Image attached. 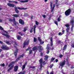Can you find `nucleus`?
I'll return each mask as SVG.
<instances>
[{
  "instance_id": "nucleus-27",
  "label": "nucleus",
  "mask_w": 74,
  "mask_h": 74,
  "mask_svg": "<svg viewBox=\"0 0 74 74\" xmlns=\"http://www.w3.org/2000/svg\"><path fill=\"white\" fill-rule=\"evenodd\" d=\"M66 48H67V45H65L64 46V47L63 49V50H65V49H66Z\"/></svg>"
},
{
  "instance_id": "nucleus-25",
  "label": "nucleus",
  "mask_w": 74,
  "mask_h": 74,
  "mask_svg": "<svg viewBox=\"0 0 74 74\" xmlns=\"http://www.w3.org/2000/svg\"><path fill=\"white\" fill-rule=\"evenodd\" d=\"M17 38L18 40H19L21 39V36H17Z\"/></svg>"
},
{
  "instance_id": "nucleus-21",
  "label": "nucleus",
  "mask_w": 74,
  "mask_h": 74,
  "mask_svg": "<svg viewBox=\"0 0 74 74\" xmlns=\"http://www.w3.org/2000/svg\"><path fill=\"white\" fill-rule=\"evenodd\" d=\"M48 57L49 56H48V55H46L45 56V60H48Z\"/></svg>"
},
{
  "instance_id": "nucleus-5",
  "label": "nucleus",
  "mask_w": 74,
  "mask_h": 74,
  "mask_svg": "<svg viewBox=\"0 0 74 74\" xmlns=\"http://www.w3.org/2000/svg\"><path fill=\"white\" fill-rule=\"evenodd\" d=\"M66 63V61L65 60H64L62 62H60V66H61V68H62L63 66L64 65V64H65Z\"/></svg>"
},
{
  "instance_id": "nucleus-16",
  "label": "nucleus",
  "mask_w": 74,
  "mask_h": 74,
  "mask_svg": "<svg viewBox=\"0 0 74 74\" xmlns=\"http://www.w3.org/2000/svg\"><path fill=\"white\" fill-rule=\"evenodd\" d=\"M12 16H14V17H15V18H19V15L18 14H13Z\"/></svg>"
},
{
  "instance_id": "nucleus-47",
  "label": "nucleus",
  "mask_w": 74,
  "mask_h": 74,
  "mask_svg": "<svg viewBox=\"0 0 74 74\" xmlns=\"http://www.w3.org/2000/svg\"><path fill=\"white\" fill-rule=\"evenodd\" d=\"M62 34L61 32H60L58 34L59 36H62Z\"/></svg>"
},
{
  "instance_id": "nucleus-6",
  "label": "nucleus",
  "mask_w": 74,
  "mask_h": 74,
  "mask_svg": "<svg viewBox=\"0 0 74 74\" xmlns=\"http://www.w3.org/2000/svg\"><path fill=\"white\" fill-rule=\"evenodd\" d=\"M29 40H26L25 41L24 43L23 48L25 47V46H26V45L27 46L29 45Z\"/></svg>"
},
{
  "instance_id": "nucleus-64",
  "label": "nucleus",
  "mask_w": 74,
  "mask_h": 74,
  "mask_svg": "<svg viewBox=\"0 0 74 74\" xmlns=\"http://www.w3.org/2000/svg\"><path fill=\"white\" fill-rule=\"evenodd\" d=\"M71 74H74V71L72 72Z\"/></svg>"
},
{
  "instance_id": "nucleus-26",
  "label": "nucleus",
  "mask_w": 74,
  "mask_h": 74,
  "mask_svg": "<svg viewBox=\"0 0 74 74\" xmlns=\"http://www.w3.org/2000/svg\"><path fill=\"white\" fill-rule=\"evenodd\" d=\"M25 71H23L20 72L18 74H25Z\"/></svg>"
},
{
  "instance_id": "nucleus-29",
  "label": "nucleus",
  "mask_w": 74,
  "mask_h": 74,
  "mask_svg": "<svg viewBox=\"0 0 74 74\" xmlns=\"http://www.w3.org/2000/svg\"><path fill=\"white\" fill-rule=\"evenodd\" d=\"M69 26L70 25L69 24H66L65 25V26H66V27H69Z\"/></svg>"
},
{
  "instance_id": "nucleus-59",
  "label": "nucleus",
  "mask_w": 74,
  "mask_h": 74,
  "mask_svg": "<svg viewBox=\"0 0 74 74\" xmlns=\"http://www.w3.org/2000/svg\"><path fill=\"white\" fill-rule=\"evenodd\" d=\"M42 64H45V61L42 62Z\"/></svg>"
},
{
  "instance_id": "nucleus-53",
  "label": "nucleus",
  "mask_w": 74,
  "mask_h": 74,
  "mask_svg": "<svg viewBox=\"0 0 74 74\" xmlns=\"http://www.w3.org/2000/svg\"><path fill=\"white\" fill-rule=\"evenodd\" d=\"M9 3H14V1H8Z\"/></svg>"
},
{
  "instance_id": "nucleus-15",
  "label": "nucleus",
  "mask_w": 74,
  "mask_h": 74,
  "mask_svg": "<svg viewBox=\"0 0 74 74\" xmlns=\"http://www.w3.org/2000/svg\"><path fill=\"white\" fill-rule=\"evenodd\" d=\"M1 34H2V35L4 36H5L7 37H8V38H9V37H10V36L8 35L5 34L3 33H2Z\"/></svg>"
},
{
  "instance_id": "nucleus-12",
  "label": "nucleus",
  "mask_w": 74,
  "mask_h": 74,
  "mask_svg": "<svg viewBox=\"0 0 74 74\" xmlns=\"http://www.w3.org/2000/svg\"><path fill=\"white\" fill-rule=\"evenodd\" d=\"M24 56V54H22L21 55L19 56L17 59H16V60H18L20 58H23V56Z\"/></svg>"
},
{
  "instance_id": "nucleus-43",
  "label": "nucleus",
  "mask_w": 74,
  "mask_h": 74,
  "mask_svg": "<svg viewBox=\"0 0 74 74\" xmlns=\"http://www.w3.org/2000/svg\"><path fill=\"white\" fill-rule=\"evenodd\" d=\"M57 20L58 22H60V20H61V19H60L59 18H58Z\"/></svg>"
},
{
  "instance_id": "nucleus-57",
  "label": "nucleus",
  "mask_w": 74,
  "mask_h": 74,
  "mask_svg": "<svg viewBox=\"0 0 74 74\" xmlns=\"http://www.w3.org/2000/svg\"><path fill=\"white\" fill-rule=\"evenodd\" d=\"M33 28H32L30 31V33H32V32H33Z\"/></svg>"
},
{
  "instance_id": "nucleus-51",
  "label": "nucleus",
  "mask_w": 74,
  "mask_h": 74,
  "mask_svg": "<svg viewBox=\"0 0 74 74\" xmlns=\"http://www.w3.org/2000/svg\"><path fill=\"white\" fill-rule=\"evenodd\" d=\"M58 0H56V4H58Z\"/></svg>"
},
{
  "instance_id": "nucleus-36",
  "label": "nucleus",
  "mask_w": 74,
  "mask_h": 74,
  "mask_svg": "<svg viewBox=\"0 0 74 74\" xmlns=\"http://www.w3.org/2000/svg\"><path fill=\"white\" fill-rule=\"evenodd\" d=\"M47 47L46 48V49H47V50H48L49 49V47H48V45H49V44H47Z\"/></svg>"
},
{
  "instance_id": "nucleus-8",
  "label": "nucleus",
  "mask_w": 74,
  "mask_h": 74,
  "mask_svg": "<svg viewBox=\"0 0 74 74\" xmlns=\"http://www.w3.org/2000/svg\"><path fill=\"white\" fill-rule=\"evenodd\" d=\"M38 40L39 41L40 44H43L44 43V42L43 41H42V40L39 37H38Z\"/></svg>"
},
{
  "instance_id": "nucleus-13",
  "label": "nucleus",
  "mask_w": 74,
  "mask_h": 74,
  "mask_svg": "<svg viewBox=\"0 0 74 74\" xmlns=\"http://www.w3.org/2000/svg\"><path fill=\"white\" fill-rule=\"evenodd\" d=\"M18 52V49H16L14 52V54L15 56H16Z\"/></svg>"
},
{
  "instance_id": "nucleus-52",
  "label": "nucleus",
  "mask_w": 74,
  "mask_h": 74,
  "mask_svg": "<svg viewBox=\"0 0 74 74\" xmlns=\"http://www.w3.org/2000/svg\"><path fill=\"white\" fill-rule=\"evenodd\" d=\"M18 34H20V35H21V36H22V34L21 33V32H19L18 33Z\"/></svg>"
},
{
  "instance_id": "nucleus-58",
  "label": "nucleus",
  "mask_w": 74,
  "mask_h": 74,
  "mask_svg": "<svg viewBox=\"0 0 74 74\" xmlns=\"http://www.w3.org/2000/svg\"><path fill=\"white\" fill-rule=\"evenodd\" d=\"M0 44H3V42L0 40Z\"/></svg>"
},
{
  "instance_id": "nucleus-23",
  "label": "nucleus",
  "mask_w": 74,
  "mask_h": 74,
  "mask_svg": "<svg viewBox=\"0 0 74 74\" xmlns=\"http://www.w3.org/2000/svg\"><path fill=\"white\" fill-rule=\"evenodd\" d=\"M39 62L40 64H42V58H41L39 60Z\"/></svg>"
},
{
  "instance_id": "nucleus-63",
  "label": "nucleus",
  "mask_w": 74,
  "mask_h": 74,
  "mask_svg": "<svg viewBox=\"0 0 74 74\" xmlns=\"http://www.w3.org/2000/svg\"><path fill=\"white\" fill-rule=\"evenodd\" d=\"M4 56V55L2 54L1 55V56L0 57L1 58H2V57H3Z\"/></svg>"
},
{
  "instance_id": "nucleus-11",
  "label": "nucleus",
  "mask_w": 74,
  "mask_h": 74,
  "mask_svg": "<svg viewBox=\"0 0 74 74\" xmlns=\"http://www.w3.org/2000/svg\"><path fill=\"white\" fill-rule=\"evenodd\" d=\"M20 23L21 25H24V21L21 19H20L19 20Z\"/></svg>"
},
{
  "instance_id": "nucleus-2",
  "label": "nucleus",
  "mask_w": 74,
  "mask_h": 74,
  "mask_svg": "<svg viewBox=\"0 0 74 74\" xmlns=\"http://www.w3.org/2000/svg\"><path fill=\"white\" fill-rule=\"evenodd\" d=\"M14 63H15V62H13L10 64L8 66V67H10L9 69H8V71H10L11 70L12 68H13V67H14L13 64Z\"/></svg>"
},
{
  "instance_id": "nucleus-45",
  "label": "nucleus",
  "mask_w": 74,
  "mask_h": 74,
  "mask_svg": "<svg viewBox=\"0 0 74 74\" xmlns=\"http://www.w3.org/2000/svg\"><path fill=\"white\" fill-rule=\"evenodd\" d=\"M46 53L47 54H48L49 53V50H47V52Z\"/></svg>"
},
{
  "instance_id": "nucleus-48",
  "label": "nucleus",
  "mask_w": 74,
  "mask_h": 74,
  "mask_svg": "<svg viewBox=\"0 0 74 74\" xmlns=\"http://www.w3.org/2000/svg\"><path fill=\"white\" fill-rule=\"evenodd\" d=\"M32 50H30L29 54H32Z\"/></svg>"
},
{
  "instance_id": "nucleus-54",
  "label": "nucleus",
  "mask_w": 74,
  "mask_h": 74,
  "mask_svg": "<svg viewBox=\"0 0 74 74\" xmlns=\"http://www.w3.org/2000/svg\"><path fill=\"white\" fill-rule=\"evenodd\" d=\"M14 3H15V4H18V3L17 1H13Z\"/></svg>"
},
{
  "instance_id": "nucleus-44",
  "label": "nucleus",
  "mask_w": 74,
  "mask_h": 74,
  "mask_svg": "<svg viewBox=\"0 0 74 74\" xmlns=\"http://www.w3.org/2000/svg\"><path fill=\"white\" fill-rule=\"evenodd\" d=\"M30 68H32V69H34V68H35V67H36V66H31L30 67Z\"/></svg>"
},
{
  "instance_id": "nucleus-55",
  "label": "nucleus",
  "mask_w": 74,
  "mask_h": 74,
  "mask_svg": "<svg viewBox=\"0 0 74 74\" xmlns=\"http://www.w3.org/2000/svg\"><path fill=\"white\" fill-rule=\"evenodd\" d=\"M63 57V56L62 55H60L59 56V57L60 58H62Z\"/></svg>"
},
{
  "instance_id": "nucleus-35",
  "label": "nucleus",
  "mask_w": 74,
  "mask_h": 74,
  "mask_svg": "<svg viewBox=\"0 0 74 74\" xmlns=\"http://www.w3.org/2000/svg\"><path fill=\"white\" fill-rule=\"evenodd\" d=\"M71 47H72V48H74V42L73 43H72L71 45Z\"/></svg>"
},
{
  "instance_id": "nucleus-3",
  "label": "nucleus",
  "mask_w": 74,
  "mask_h": 74,
  "mask_svg": "<svg viewBox=\"0 0 74 74\" xmlns=\"http://www.w3.org/2000/svg\"><path fill=\"white\" fill-rule=\"evenodd\" d=\"M50 3L51 12H53L54 8H55V4H53V6L52 7V2L51 1L50 2Z\"/></svg>"
},
{
  "instance_id": "nucleus-62",
  "label": "nucleus",
  "mask_w": 74,
  "mask_h": 74,
  "mask_svg": "<svg viewBox=\"0 0 74 74\" xmlns=\"http://www.w3.org/2000/svg\"><path fill=\"white\" fill-rule=\"evenodd\" d=\"M56 63H57V62H58V59H56Z\"/></svg>"
},
{
  "instance_id": "nucleus-17",
  "label": "nucleus",
  "mask_w": 74,
  "mask_h": 74,
  "mask_svg": "<svg viewBox=\"0 0 74 74\" xmlns=\"http://www.w3.org/2000/svg\"><path fill=\"white\" fill-rule=\"evenodd\" d=\"M50 41H51V46L52 47L53 46V41H52V38L51 37L50 38Z\"/></svg>"
},
{
  "instance_id": "nucleus-33",
  "label": "nucleus",
  "mask_w": 74,
  "mask_h": 74,
  "mask_svg": "<svg viewBox=\"0 0 74 74\" xmlns=\"http://www.w3.org/2000/svg\"><path fill=\"white\" fill-rule=\"evenodd\" d=\"M29 16V14H28V13H25L24 14L25 16Z\"/></svg>"
},
{
  "instance_id": "nucleus-4",
  "label": "nucleus",
  "mask_w": 74,
  "mask_h": 74,
  "mask_svg": "<svg viewBox=\"0 0 74 74\" xmlns=\"http://www.w3.org/2000/svg\"><path fill=\"white\" fill-rule=\"evenodd\" d=\"M71 12V9H69L65 12V14L66 16H69Z\"/></svg>"
},
{
  "instance_id": "nucleus-50",
  "label": "nucleus",
  "mask_w": 74,
  "mask_h": 74,
  "mask_svg": "<svg viewBox=\"0 0 74 74\" xmlns=\"http://www.w3.org/2000/svg\"><path fill=\"white\" fill-rule=\"evenodd\" d=\"M43 17L44 18H46V16H45V15H42Z\"/></svg>"
},
{
  "instance_id": "nucleus-30",
  "label": "nucleus",
  "mask_w": 74,
  "mask_h": 74,
  "mask_svg": "<svg viewBox=\"0 0 74 74\" xmlns=\"http://www.w3.org/2000/svg\"><path fill=\"white\" fill-rule=\"evenodd\" d=\"M37 41V38L35 37L34 38V42H36Z\"/></svg>"
},
{
  "instance_id": "nucleus-10",
  "label": "nucleus",
  "mask_w": 74,
  "mask_h": 74,
  "mask_svg": "<svg viewBox=\"0 0 74 74\" xmlns=\"http://www.w3.org/2000/svg\"><path fill=\"white\" fill-rule=\"evenodd\" d=\"M70 23L71 24L72 26H74V19H72V20H71L70 21Z\"/></svg>"
},
{
  "instance_id": "nucleus-39",
  "label": "nucleus",
  "mask_w": 74,
  "mask_h": 74,
  "mask_svg": "<svg viewBox=\"0 0 74 74\" xmlns=\"http://www.w3.org/2000/svg\"><path fill=\"white\" fill-rule=\"evenodd\" d=\"M54 22H55V24H56V25H57V26L58 25V21H54Z\"/></svg>"
},
{
  "instance_id": "nucleus-49",
  "label": "nucleus",
  "mask_w": 74,
  "mask_h": 74,
  "mask_svg": "<svg viewBox=\"0 0 74 74\" xmlns=\"http://www.w3.org/2000/svg\"><path fill=\"white\" fill-rule=\"evenodd\" d=\"M9 21H10V22H12V19L11 18H9Z\"/></svg>"
},
{
  "instance_id": "nucleus-14",
  "label": "nucleus",
  "mask_w": 74,
  "mask_h": 74,
  "mask_svg": "<svg viewBox=\"0 0 74 74\" xmlns=\"http://www.w3.org/2000/svg\"><path fill=\"white\" fill-rule=\"evenodd\" d=\"M14 8L15 11V12H16V13H18L19 11V10H18V8H17V7H14Z\"/></svg>"
},
{
  "instance_id": "nucleus-20",
  "label": "nucleus",
  "mask_w": 74,
  "mask_h": 74,
  "mask_svg": "<svg viewBox=\"0 0 74 74\" xmlns=\"http://www.w3.org/2000/svg\"><path fill=\"white\" fill-rule=\"evenodd\" d=\"M36 25H34V33L35 34L36 33Z\"/></svg>"
},
{
  "instance_id": "nucleus-46",
  "label": "nucleus",
  "mask_w": 74,
  "mask_h": 74,
  "mask_svg": "<svg viewBox=\"0 0 74 74\" xmlns=\"http://www.w3.org/2000/svg\"><path fill=\"white\" fill-rule=\"evenodd\" d=\"M27 30V28L26 27L24 28V32H26Z\"/></svg>"
},
{
  "instance_id": "nucleus-61",
  "label": "nucleus",
  "mask_w": 74,
  "mask_h": 74,
  "mask_svg": "<svg viewBox=\"0 0 74 74\" xmlns=\"http://www.w3.org/2000/svg\"><path fill=\"white\" fill-rule=\"evenodd\" d=\"M50 74H53V71H52L51 72V73H50Z\"/></svg>"
},
{
  "instance_id": "nucleus-1",
  "label": "nucleus",
  "mask_w": 74,
  "mask_h": 74,
  "mask_svg": "<svg viewBox=\"0 0 74 74\" xmlns=\"http://www.w3.org/2000/svg\"><path fill=\"white\" fill-rule=\"evenodd\" d=\"M42 48V46H39V47L35 46L33 48H32V51H37V50L39 51V52H41V51H42V49L41 48Z\"/></svg>"
},
{
  "instance_id": "nucleus-31",
  "label": "nucleus",
  "mask_w": 74,
  "mask_h": 74,
  "mask_svg": "<svg viewBox=\"0 0 74 74\" xmlns=\"http://www.w3.org/2000/svg\"><path fill=\"white\" fill-rule=\"evenodd\" d=\"M69 30H70V27H68L66 29L67 32L68 33L69 32Z\"/></svg>"
},
{
  "instance_id": "nucleus-37",
  "label": "nucleus",
  "mask_w": 74,
  "mask_h": 74,
  "mask_svg": "<svg viewBox=\"0 0 74 74\" xmlns=\"http://www.w3.org/2000/svg\"><path fill=\"white\" fill-rule=\"evenodd\" d=\"M53 64H52L51 65L49 66V67L50 68H52V67H53Z\"/></svg>"
},
{
  "instance_id": "nucleus-60",
  "label": "nucleus",
  "mask_w": 74,
  "mask_h": 74,
  "mask_svg": "<svg viewBox=\"0 0 74 74\" xmlns=\"http://www.w3.org/2000/svg\"><path fill=\"white\" fill-rule=\"evenodd\" d=\"M43 55V53H40V56H42Z\"/></svg>"
},
{
  "instance_id": "nucleus-18",
  "label": "nucleus",
  "mask_w": 74,
  "mask_h": 74,
  "mask_svg": "<svg viewBox=\"0 0 74 74\" xmlns=\"http://www.w3.org/2000/svg\"><path fill=\"white\" fill-rule=\"evenodd\" d=\"M18 66H15L14 67V71H16L18 70Z\"/></svg>"
},
{
  "instance_id": "nucleus-19",
  "label": "nucleus",
  "mask_w": 74,
  "mask_h": 74,
  "mask_svg": "<svg viewBox=\"0 0 74 74\" xmlns=\"http://www.w3.org/2000/svg\"><path fill=\"white\" fill-rule=\"evenodd\" d=\"M18 9V10H27V8H20L19 7H18L17 8V9Z\"/></svg>"
},
{
  "instance_id": "nucleus-56",
  "label": "nucleus",
  "mask_w": 74,
  "mask_h": 74,
  "mask_svg": "<svg viewBox=\"0 0 74 74\" xmlns=\"http://www.w3.org/2000/svg\"><path fill=\"white\" fill-rule=\"evenodd\" d=\"M0 30H3V28L2 27H1L0 26Z\"/></svg>"
},
{
  "instance_id": "nucleus-9",
  "label": "nucleus",
  "mask_w": 74,
  "mask_h": 74,
  "mask_svg": "<svg viewBox=\"0 0 74 74\" xmlns=\"http://www.w3.org/2000/svg\"><path fill=\"white\" fill-rule=\"evenodd\" d=\"M7 5L9 7H14L15 6V5L13 4L10 3H8Z\"/></svg>"
},
{
  "instance_id": "nucleus-7",
  "label": "nucleus",
  "mask_w": 74,
  "mask_h": 74,
  "mask_svg": "<svg viewBox=\"0 0 74 74\" xmlns=\"http://www.w3.org/2000/svg\"><path fill=\"white\" fill-rule=\"evenodd\" d=\"M1 47L3 49H4L5 50H8L9 49V48L7 47L6 46H2Z\"/></svg>"
},
{
  "instance_id": "nucleus-41",
  "label": "nucleus",
  "mask_w": 74,
  "mask_h": 74,
  "mask_svg": "<svg viewBox=\"0 0 74 74\" xmlns=\"http://www.w3.org/2000/svg\"><path fill=\"white\" fill-rule=\"evenodd\" d=\"M40 69H42V64H40Z\"/></svg>"
},
{
  "instance_id": "nucleus-40",
  "label": "nucleus",
  "mask_w": 74,
  "mask_h": 74,
  "mask_svg": "<svg viewBox=\"0 0 74 74\" xmlns=\"http://www.w3.org/2000/svg\"><path fill=\"white\" fill-rule=\"evenodd\" d=\"M20 2L21 3H26L25 1H23V0H21L20 1Z\"/></svg>"
},
{
  "instance_id": "nucleus-24",
  "label": "nucleus",
  "mask_w": 74,
  "mask_h": 74,
  "mask_svg": "<svg viewBox=\"0 0 74 74\" xmlns=\"http://www.w3.org/2000/svg\"><path fill=\"white\" fill-rule=\"evenodd\" d=\"M5 42L6 44H8V45H10V44H11V43H12V42H8V41H6V42Z\"/></svg>"
},
{
  "instance_id": "nucleus-34",
  "label": "nucleus",
  "mask_w": 74,
  "mask_h": 74,
  "mask_svg": "<svg viewBox=\"0 0 74 74\" xmlns=\"http://www.w3.org/2000/svg\"><path fill=\"white\" fill-rule=\"evenodd\" d=\"M73 27H74V25H72V27L71 28V32H73Z\"/></svg>"
},
{
  "instance_id": "nucleus-38",
  "label": "nucleus",
  "mask_w": 74,
  "mask_h": 74,
  "mask_svg": "<svg viewBox=\"0 0 74 74\" xmlns=\"http://www.w3.org/2000/svg\"><path fill=\"white\" fill-rule=\"evenodd\" d=\"M38 24H39V23H38V22L37 21H36V25H38Z\"/></svg>"
},
{
  "instance_id": "nucleus-28",
  "label": "nucleus",
  "mask_w": 74,
  "mask_h": 74,
  "mask_svg": "<svg viewBox=\"0 0 74 74\" xmlns=\"http://www.w3.org/2000/svg\"><path fill=\"white\" fill-rule=\"evenodd\" d=\"M55 58H53V57H52L51 58V62H52L53 61V60H55Z\"/></svg>"
},
{
  "instance_id": "nucleus-32",
  "label": "nucleus",
  "mask_w": 74,
  "mask_h": 74,
  "mask_svg": "<svg viewBox=\"0 0 74 74\" xmlns=\"http://www.w3.org/2000/svg\"><path fill=\"white\" fill-rule=\"evenodd\" d=\"M13 22H15V23H16V22H15V17H14L13 18Z\"/></svg>"
},
{
  "instance_id": "nucleus-42",
  "label": "nucleus",
  "mask_w": 74,
  "mask_h": 74,
  "mask_svg": "<svg viewBox=\"0 0 74 74\" xmlns=\"http://www.w3.org/2000/svg\"><path fill=\"white\" fill-rule=\"evenodd\" d=\"M0 66H3V67H4V66H5V64H1Z\"/></svg>"
},
{
  "instance_id": "nucleus-22",
  "label": "nucleus",
  "mask_w": 74,
  "mask_h": 74,
  "mask_svg": "<svg viewBox=\"0 0 74 74\" xmlns=\"http://www.w3.org/2000/svg\"><path fill=\"white\" fill-rule=\"evenodd\" d=\"M25 67H26V65H25V64H24L23 66V67L22 68V70L23 71L24 70V69H25Z\"/></svg>"
}]
</instances>
